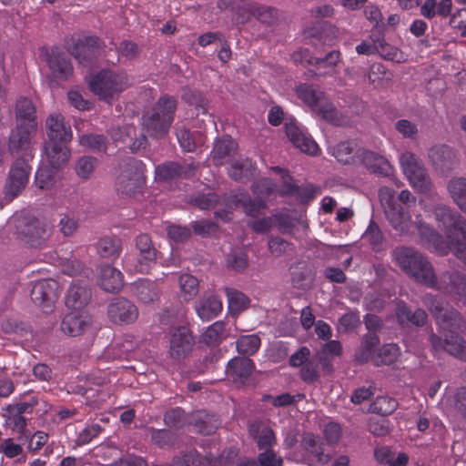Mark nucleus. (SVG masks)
Returning a JSON list of instances; mask_svg holds the SVG:
<instances>
[{"mask_svg": "<svg viewBox=\"0 0 466 466\" xmlns=\"http://www.w3.org/2000/svg\"><path fill=\"white\" fill-rule=\"evenodd\" d=\"M177 106V101L174 96H161L154 106L142 115L143 134L156 140L167 137L174 121Z\"/></svg>", "mask_w": 466, "mask_h": 466, "instance_id": "1", "label": "nucleus"}, {"mask_svg": "<svg viewBox=\"0 0 466 466\" xmlns=\"http://www.w3.org/2000/svg\"><path fill=\"white\" fill-rule=\"evenodd\" d=\"M392 255L400 269L410 278L426 287L431 283L435 273L433 266L420 251L401 246L397 247Z\"/></svg>", "mask_w": 466, "mask_h": 466, "instance_id": "2", "label": "nucleus"}, {"mask_svg": "<svg viewBox=\"0 0 466 466\" xmlns=\"http://www.w3.org/2000/svg\"><path fill=\"white\" fill-rule=\"evenodd\" d=\"M296 94L321 119L334 126H344L349 120L343 116L325 93L313 85L300 84L296 87Z\"/></svg>", "mask_w": 466, "mask_h": 466, "instance_id": "3", "label": "nucleus"}, {"mask_svg": "<svg viewBox=\"0 0 466 466\" xmlns=\"http://www.w3.org/2000/svg\"><path fill=\"white\" fill-rule=\"evenodd\" d=\"M15 238L32 248H44L48 245L52 228L35 216L21 215L15 219Z\"/></svg>", "mask_w": 466, "mask_h": 466, "instance_id": "4", "label": "nucleus"}, {"mask_svg": "<svg viewBox=\"0 0 466 466\" xmlns=\"http://www.w3.org/2000/svg\"><path fill=\"white\" fill-rule=\"evenodd\" d=\"M129 77L125 72L103 69L90 77L88 87L100 100L111 103L129 86Z\"/></svg>", "mask_w": 466, "mask_h": 466, "instance_id": "5", "label": "nucleus"}, {"mask_svg": "<svg viewBox=\"0 0 466 466\" xmlns=\"http://www.w3.org/2000/svg\"><path fill=\"white\" fill-rule=\"evenodd\" d=\"M380 205L390 225L400 235H409L414 224L411 221L410 209L404 208L395 200V191L388 187L379 190Z\"/></svg>", "mask_w": 466, "mask_h": 466, "instance_id": "6", "label": "nucleus"}, {"mask_svg": "<svg viewBox=\"0 0 466 466\" xmlns=\"http://www.w3.org/2000/svg\"><path fill=\"white\" fill-rule=\"evenodd\" d=\"M145 182L142 161L130 157L121 167L116 181V189L118 194L132 197L141 191Z\"/></svg>", "mask_w": 466, "mask_h": 466, "instance_id": "7", "label": "nucleus"}, {"mask_svg": "<svg viewBox=\"0 0 466 466\" xmlns=\"http://www.w3.org/2000/svg\"><path fill=\"white\" fill-rule=\"evenodd\" d=\"M428 288L435 289L466 306V276L456 269L445 270L439 277L434 273Z\"/></svg>", "mask_w": 466, "mask_h": 466, "instance_id": "8", "label": "nucleus"}, {"mask_svg": "<svg viewBox=\"0 0 466 466\" xmlns=\"http://www.w3.org/2000/svg\"><path fill=\"white\" fill-rule=\"evenodd\" d=\"M137 259L134 265V270L137 273H149L152 266L157 262L158 250L155 247L151 236L147 233H140L134 239Z\"/></svg>", "mask_w": 466, "mask_h": 466, "instance_id": "9", "label": "nucleus"}, {"mask_svg": "<svg viewBox=\"0 0 466 466\" xmlns=\"http://www.w3.org/2000/svg\"><path fill=\"white\" fill-rule=\"evenodd\" d=\"M428 157L431 167L441 176H449L460 163L456 150L447 145L431 147Z\"/></svg>", "mask_w": 466, "mask_h": 466, "instance_id": "10", "label": "nucleus"}, {"mask_svg": "<svg viewBox=\"0 0 466 466\" xmlns=\"http://www.w3.org/2000/svg\"><path fill=\"white\" fill-rule=\"evenodd\" d=\"M59 284L54 279L36 282L31 290V299L44 312H51L58 299Z\"/></svg>", "mask_w": 466, "mask_h": 466, "instance_id": "11", "label": "nucleus"}, {"mask_svg": "<svg viewBox=\"0 0 466 466\" xmlns=\"http://www.w3.org/2000/svg\"><path fill=\"white\" fill-rule=\"evenodd\" d=\"M429 340L435 351H445L460 360L466 361V339L459 333L451 331L444 339L431 333Z\"/></svg>", "mask_w": 466, "mask_h": 466, "instance_id": "12", "label": "nucleus"}, {"mask_svg": "<svg viewBox=\"0 0 466 466\" xmlns=\"http://www.w3.org/2000/svg\"><path fill=\"white\" fill-rule=\"evenodd\" d=\"M109 135L116 142L127 144L132 154H137L149 145L148 137L143 133L137 135V127L133 125L112 127Z\"/></svg>", "mask_w": 466, "mask_h": 466, "instance_id": "13", "label": "nucleus"}, {"mask_svg": "<svg viewBox=\"0 0 466 466\" xmlns=\"http://www.w3.org/2000/svg\"><path fill=\"white\" fill-rule=\"evenodd\" d=\"M195 344L190 329L185 326L174 328L170 331L169 355L174 360H183L192 351Z\"/></svg>", "mask_w": 466, "mask_h": 466, "instance_id": "14", "label": "nucleus"}, {"mask_svg": "<svg viewBox=\"0 0 466 466\" xmlns=\"http://www.w3.org/2000/svg\"><path fill=\"white\" fill-rule=\"evenodd\" d=\"M30 174V167L25 158H17L9 171L5 186L6 195L11 198L16 197L26 186Z\"/></svg>", "mask_w": 466, "mask_h": 466, "instance_id": "15", "label": "nucleus"}, {"mask_svg": "<svg viewBox=\"0 0 466 466\" xmlns=\"http://www.w3.org/2000/svg\"><path fill=\"white\" fill-rule=\"evenodd\" d=\"M197 166L193 163L167 161L156 167L155 178L157 181L167 182L177 178H187L195 174Z\"/></svg>", "mask_w": 466, "mask_h": 466, "instance_id": "16", "label": "nucleus"}, {"mask_svg": "<svg viewBox=\"0 0 466 466\" xmlns=\"http://www.w3.org/2000/svg\"><path fill=\"white\" fill-rule=\"evenodd\" d=\"M107 315L110 320L116 324H129L137 319L138 310L128 299L116 298L108 305Z\"/></svg>", "mask_w": 466, "mask_h": 466, "instance_id": "17", "label": "nucleus"}, {"mask_svg": "<svg viewBox=\"0 0 466 466\" xmlns=\"http://www.w3.org/2000/svg\"><path fill=\"white\" fill-rule=\"evenodd\" d=\"M433 214L446 237H452L454 230L466 221L458 211L442 204L434 206Z\"/></svg>", "mask_w": 466, "mask_h": 466, "instance_id": "18", "label": "nucleus"}, {"mask_svg": "<svg viewBox=\"0 0 466 466\" xmlns=\"http://www.w3.org/2000/svg\"><path fill=\"white\" fill-rule=\"evenodd\" d=\"M289 271L293 288L302 290L310 289L316 275L310 263L305 260L295 261L290 265Z\"/></svg>", "mask_w": 466, "mask_h": 466, "instance_id": "19", "label": "nucleus"}, {"mask_svg": "<svg viewBox=\"0 0 466 466\" xmlns=\"http://www.w3.org/2000/svg\"><path fill=\"white\" fill-rule=\"evenodd\" d=\"M357 162L378 176L389 177L392 173V167L384 157L368 149L360 148L359 150Z\"/></svg>", "mask_w": 466, "mask_h": 466, "instance_id": "20", "label": "nucleus"}, {"mask_svg": "<svg viewBox=\"0 0 466 466\" xmlns=\"http://www.w3.org/2000/svg\"><path fill=\"white\" fill-rule=\"evenodd\" d=\"M255 369L248 357H235L227 365V375L238 387L245 385Z\"/></svg>", "mask_w": 466, "mask_h": 466, "instance_id": "21", "label": "nucleus"}, {"mask_svg": "<svg viewBox=\"0 0 466 466\" xmlns=\"http://www.w3.org/2000/svg\"><path fill=\"white\" fill-rule=\"evenodd\" d=\"M36 127H31L24 124H17L14 129H12L7 149L12 155L18 154L20 152H25L29 149L31 144V136L35 132Z\"/></svg>", "mask_w": 466, "mask_h": 466, "instance_id": "22", "label": "nucleus"}, {"mask_svg": "<svg viewBox=\"0 0 466 466\" xmlns=\"http://www.w3.org/2000/svg\"><path fill=\"white\" fill-rule=\"evenodd\" d=\"M238 150L237 142L228 135L218 137L213 146L211 158L216 166H222L233 157Z\"/></svg>", "mask_w": 466, "mask_h": 466, "instance_id": "23", "label": "nucleus"}, {"mask_svg": "<svg viewBox=\"0 0 466 466\" xmlns=\"http://www.w3.org/2000/svg\"><path fill=\"white\" fill-rule=\"evenodd\" d=\"M47 140L71 141L72 131L70 125L65 122L61 114L50 115L46 121Z\"/></svg>", "mask_w": 466, "mask_h": 466, "instance_id": "24", "label": "nucleus"}, {"mask_svg": "<svg viewBox=\"0 0 466 466\" xmlns=\"http://www.w3.org/2000/svg\"><path fill=\"white\" fill-rule=\"evenodd\" d=\"M285 133L294 147L309 155H316L319 147L317 143L306 136L294 123H286Z\"/></svg>", "mask_w": 466, "mask_h": 466, "instance_id": "25", "label": "nucleus"}, {"mask_svg": "<svg viewBox=\"0 0 466 466\" xmlns=\"http://www.w3.org/2000/svg\"><path fill=\"white\" fill-rule=\"evenodd\" d=\"M46 61L56 78L66 80L73 72L69 57L58 48H54L50 54H47Z\"/></svg>", "mask_w": 466, "mask_h": 466, "instance_id": "26", "label": "nucleus"}, {"mask_svg": "<svg viewBox=\"0 0 466 466\" xmlns=\"http://www.w3.org/2000/svg\"><path fill=\"white\" fill-rule=\"evenodd\" d=\"M91 325V318L80 312L66 314L61 323V330L72 337L79 336Z\"/></svg>", "mask_w": 466, "mask_h": 466, "instance_id": "27", "label": "nucleus"}, {"mask_svg": "<svg viewBox=\"0 0 466 466\" xmlns=\"http://www.w3.org/2000/svg\"><path fill=\"white\" fill-rule=\"evenodd\" d=\"M69 141L46 140L44 145V151L50 166L60 167L65 165L70 157L67 147Z\"/></svg>", "mask_w": 466, "mask_h": 466, "instance_id": "28", "label": "nucleus"}, {"mask_svg": "<svg viewBox=\"0 0 466 466\" xmlns=\"http://www.w3.org/2000/svg\"><path fill=\"white\" fill-rule=\"evenodd\" d=\"M101 48L99 38L87 36L78 40L72 47L71 54L80 62L91 61Z\"/></svg>", "mask_w": 466, "mask_h": 466, "instance_id": "29", "label": "nucleus"}, {"mask_svg": "<svg viewBox=\"0 0 466 466\" xmlns=\"http://www.w3.org/2000/svg\"><path fill=\"white\" fill-rule=\"evenodd\" d=\"M91 296V289L86 284L75 282L67 291L66 305L68 309L79 310L88 304Z\"/></svg>", "mask_w": 466, "mask_h": 466, "instance_id": "30", "label": "nucleus"}, {"mask_svg": "<svg viewBox=\"0 0 466 466\" xmlns=\"http://www.w3.org/2000/svg\"><path fill=\"white\" fill-rule=\"evenodd\" d=\"M99 285L107 292H118L124 286L123 274L110 265L100 267Z\"/></svg>", "mask_w": 466, "mask_h": 466, "instance_id": "31", "label": "nucleus"}, {"mask_svg": "<svg viewBox=\"0 0 466 466\" xmlns=\"http://www.w3.org/2000/svg\"><path fill=\"white\" fill-rule=\"evenodd\" d=\"M17 124L36 127V110L33 102L25 96L19 97L15 108Z\"/></svg>", "mask_w": 466, "mask_h": 466, "instance_id": "32", "label": "nucleus"}, {"mask_svg": "<svg viewBox=\"0 0 466 466\" xmlns=\"http://www.w3.org/2000/svg\"><path fill=\"white\" fill-rule=\"evenodd\" d=\"M222 309L221 300L215 295H203L196 304V310L203 320H210Z\"/></svg>", "mask_w": 466, "mask_h": 466, "instance_id": "33", "label": "nucleus"}, {"mask_svg": "<svg viewBox=\"0 0 466 466\" xmlns=\"http://www.w3.org/2000/svg\"><path fill=\"white\" fill-rule=\"evenodd\" d=\"M135 296L143 303H150L158 299L159 289L156 281L142 279L132 284Z\"/></svg>", "mask_w": 466, "mask_h": 466, "instance_id": "34", "label": "nucleus"}, {"mask_svg": "<svg viewBox=\"0 0 466 466\" xmlns=\"http://www.w3.org/2000/svg\"><path fill=\"white\" fill-rule=\"evenodd\" d=\"M380 344V338L375 333H367L363 336L361 344L355 352V360L360 363H366L369 360L373 361L376 356V350Z\"/></svg>", "mask_w": 466, "mask_h": 466, "instance_id": "35", "label": "nucleus"}, {"mask_svg": "<svg viewBox=\"0 0 466 466\" xmlns=\"http://www.w3.org/2000/svg\"><path fill=\"white\" fill-rule=\"evenodd\" d=\"M447 189L453 202L466 213V177L451 178L447 184Z\"/></svg>", "mask_w": 466, "mask_h": 466, "instance_id": "36", "label": "nucleus"}, {"mask_svg": "<svg viewBox=\"0 0 466 466\" xmlns=\"http://www.w3.org/2000/svg\"><path fill=\"white\" fill-rule=\"evenodd\" d=\"M96 251L105 258H118L122 251V241L117 237H102L96 243Z\"/></svg>", "mask_w": 466, "mask_h": 466, "instance_id": "37", "label": "nucleus"}, {"mask_svg": "<svg viewBox=\"0 0 466 466\" xmlns=\"http://www.w3.org/2000/svg\"><path fill=\"white\" fill-rule=\"evenodd\" d=\"M216 463L214 456L208 455L200 459L194 450L173 458V466H216Z\"/></svg>", "mask_w": 466, "mask_h": 466, "instance_id": "38", "label": "nucleus"}, {"mask_svg": "<svg viewBox=\"0 0 466 466\" xmlns=\"http://www.w3.org/2000/svg\"><path fill=\"white\" fill-rule=\"evenodd\" d=\"M397 317L400 322H410L413 325L421 327L427 322V313L422 309H417L412 311L404 302H400L397 307Z\"/></svg>", "mask_w": 466, "mask_h": 466, "instance_id": "39", "label": "nucleus"}, {"mask_svg": "<svg viewBox=\"0 0 466 466\" xmlns=\"http://www.w3.org/2000/svg\"><path fill=\"white\" fill-rule=\"evenodd\" d=\"M219 421L216 415L205 411H198L194 416L193 427L195 431L203 435L213 434L218 428Z\"/></svg>", "mask_w": 466, "mask_h": 466, "instance_id": "40", "label": "nucleus"}, {"mask_svg": "<svg viewBox=\"0 0 466 466\" xmlns=\"http://www.w3.org/2000/svg\"><path fill=\"white\" fill-rule=\"evenodd\" d=\"M357 144L353 141H344L339 143L333 148V156L342 164L357 163V155L359 154Z\"/></svg>", "mask_w": 466, "mask_h": 466, "instance_id": "41", "label": "nucleus"}, {"mask_svg": "<svg viewBox=\"0 0 466 466\" xmlns=\"http://www.w3.org/2000/svg\"><path fill=\"white\" fill-rule=\"evenodd\" d=\"M148 432L151 442L160 449L174 447L178 441L177 434L167 429L149 428Z\"/></svg>", "mask_w": 466, "mask_h": 466, "instance_id": "42", "label": "nucleus"}, {"mask_svg": "<svg viewBox=\"0 0 466 466\" xmlns=\"http://www.w3.org/2000/svg\"><path fill=\"white\" fill-rule=\"evenodd\" d=\"M248 11L250 15L266 25H274L279 20V11L272 6L251 5Z\"/></svg>", "mask_w": 466, "mask_h": 466, "instance_id": "43", "label": "nucleus"}, {"mask_svg": "<svg viewBox=\"0 0 466 466\" xmlns=\"http://www.w3.org/2000/svg\"><path fill=\"white\" fill-rule=\"evenodd\" d=\"M59 167H54L52 166H42L38 168L35 183L38 188L41 189H51L57 181V169Z\"/></svg>", "mask_w": 466, "mask_h": 466, "instance_id": "44", "label": "nucleus"}, {"mask_svg": "<svg viewBox=\"0 0 466 466\" xmlns=\"http://www.w3.org/2000/svg\"><path fill=\"white\" fill-rule=\"evenodd\" d=\"M436 320L455 330H462L466 326L462 315L451 306H449L442 314L438 316Z\"/></svg>", "mask_w": 466, "mask_h": 466, "instance_id": "45", "label": "nucleus"}, {"mask_svg": "<svg viewBox=\"0 0 466 466\" xmlns=\"http://www.w3.org/2000/svg\"><path fill=\"white\" fill-rule=\"evenodd\" d=\"M182 99L189 106H194L197 116L199 114L207 115L209 108V101L197 90H185Z\"/></svg>", "mask_w": 466, "mask_h": 466, "instance_id": "46", "label": "nucleus"}, {"mask_svg": "<svg viewBox=\"0 0 466 466\" xmlns=\"http://www.w3.org/2000/svg\"><path fill=\"white\" fill-rule=\"evenodd\" d=\"M254 166L249 159L234 162L228 169V176L235 181L249 179L254 175Z\"/></svg>", "mask_w": 466, "mask_h": 466, "instance_id": "47", "label": "nucleus"}, {"mask_svg": "<svg viewBox=\"0 0 466 466\" xmlns=\"http://www.w3.org/2000/svg\"><path fill=\"white\" fill-rule=\"evenodd\" d=\"M180 292L185 300L195 298L199 291V281L191 274H182L178 279Z\"/></svg>", "mask_w": 466, "mask_h": 466, "instance_id": "48", "label": "nucleus"}, {"mask_svg": "<svg viewBox=\"0 0 466 466\" xmlns=\"http://www.w3.org/2000/svg\"><path fill=\"white\" fill-rule=\"evenodd\" d=\"M399 356V347L396 344L383 345L376 356L373 357V363L376 366L391 365L394 363Z\"/></svg>", "mask_w": 466, "mask_h": 466, "instance_id": "49", "label": "nucleus"}, {"mask_svg": "<svg viewBox=\"0 0 466 466\" xmlns=\"http://www.w3.org/2000/svg\"><path fill=\"white\" fill-rule=\"evenodd\" d=\"M261 344L260 338L256 335H243L237 340V350L243 357L253 355L258 351Z\"/></svg>", "mask_w": 466, "mask_h": 466, "instance_id": "50", "label": "nucleus"}, {"mask_svg": "<svg viewBox=\"0 0 466 466\" xmlns=\"http://www.w3.org/2000/svg\"><path fill=\"white\" fill-rule=\"evenodd\" d=\"M398 408V401L389 396H379L370 405V410L381 416H388L393 413Z\"/></svg>", "mask_w": 466, "mask_h": 466, "instance_id": "51", "label": "nucleus"}, {"mask_svg": "<svg viewBox=\"0 0 466 466\" xmlns=\"http://www.w3.org/2000/svg\"><path fill=\"white\" fill-rule=\"evenodd\" d=\"M97 165V159L91 156H83L76 163L75 170L81 179L91 177Z\"/></svg>", "mask_w": 466, "mask_h": 466, "instance_id": "52", "label": "nucleus"}, {"mask_svg": "<svg viewBox=\"0 0 466 466\" xmlns=\"http://www.w3.org/2000/svg\"><path fill=\"white\" fill-rule=\"evenodd\" d=\"M251 191L257 198L263 199L277 192V185L271 178L262 177L253 182Z\"/></svg>", "mask_w": 466, "mask_h": 466, "instance_id": "53", "label": "nucleus"}, {"mask_svg": "<svg viewBox=\"0 0 466 466\" xmlns=\"http://www.w3.org/2000/svg\"><path fill=\"white\" fill-rule=\"evenodd\" d=\"M422 301L436 319L449 307V303L440 295L425 294Z\"/></svg>", "mask_w": 466, "mask_h": 466, "instance_id": "54", "label": "nucleus"}, {"mask_svg": "<svg viewBox=\"0 0 466 466\" xmlns=\"http://www.w3.org/2000/svg\"><path fill=\"white\" fill-rule=\"evenodd\" d=\"M79 143L91 151L100 152L106 149L107 140L104 135L91 133L83 135Z\"/></svg>", "mask_w": 466, "mask_h": 466, "instance_id": "55", "label": "nucleus"}, {"mask_svg": "<svg viewBox=\"0 0 466 466\" xmlns=\"http://www.w3.org/2000/svg\"><path fill=\"white\" fill-rule=\"evenodd\" d=\"M408 178L412 186L420 192L426 193L431 189L432 182L425 167H422L419 171L410 174Z\"/></svg>", "mask_w": 466, "mask_h": 466, "instance_id": "56", "label": "nucleus"}, {"mask_svg": "<svg viewBox=\"0 0 466 466\" xmlns=\"http://www.w3.org/2000/svg\"><path fill=\"white\" fill-rule=\"evenodd\" d=\"M225 325L222 321H217L208 328V329L202 334V342L208 346L218 345L222 338Z\"/></svg>", "mask_w": 466, "mask_h": 466, "instance_id": "57", "label": "nucleus"}, {"mask_svg": "<svg viewBox=\"0 0 466 466\" xmlns=\"http://www.w3.org/2000/svg\"><path fill=\"white\" fill-rule=\"evenodd\" d=\"M165 424L171 429H181L186 423V414L183 409H171L164 414Z\"/></svg>", "mask_w": 466, "mask_h": 466, "instance_id": "58", "label": "nucleus"}, {"mask_svg": "<svg viewBox=\"0 0 466 466\" xmlns=\"http://www.w3.org/2000/svg\"><path fill=\"white\" fill-rule=\"evenodd\" d=\"M175 128L180 147L187 152H193L196 149V142L190 130L184 125H177Z\"/></svg>", "mask_w": 466, "mask_h": 466, "instance_id": "59", "label": "nucleus"}, {"mask_svg": "<svg viewBox=\"0 0 466 466\" xmlns=\"http://www.w3.org/2000/svg\"><path fill=\"white\" fill-rule=\"evenodd\" d=\"M400 162L407 177L424 167L422 161L411 152L403 153L400 157Z\"/></svg>", "mask_w": 466, "mask_h": 466, "instance_id": "60", "label": "nucleus"}, {"mask_svg": "<svg viewBox=\"0 0 466 466\" xmlns=\"http://www.w3.org/2000/svg\"><path fill=\"white\" fill-rule=\"evenodd\" d=\"M226 261L228 268L239 272L247 268L248 256L241 249H233L228 254Z\"/></svg>", "mask_w": 466, "mask_h": 466, "instance_id": "61", "label": "nucleus"}, {"mask_svg": "<svg viewBox=\"0 0 466 466\" xmlns=\"http://www.w3.org/2000/svg\"><path fill=\"white\" fill-rule=\"evenodd\" d=\"M455 248L458 257L466 253V221L454 230L452 237H447Z\"/></svg>", "mask_w": 466, "mask_h": 466, "instance_id": "62", "label": "nucleus"}, {"mask_svg": "<svg viewBox=\"0 0 466 466\" xmlns=\"http://www.w3.org/2000/svg\"><path fill=\"white\" fill-rule=\"evenodd\" d=\"M320 373L315 360H309L300 369V379L307 384H313L319 380Z\"/></svg>", "mask_w": 466, "mask_h": 466, "instance_id": "63", "label": "nucleus"}, {"mask_svg": "<svg viewBox=\"0 0 466 466\" xmlns=\"http://www.w3.org/2000/svg\"><path fill=\"white\" fill-rule=\"evenodd\" d=\"M59 231L65 238H70L79 228V221L74 217L67 214H62L58 221Z\"/></svg>", "mask_w": 466, "mask_h": 466, "instance_id": "64", "label": "nucleus"}]
</instances>
